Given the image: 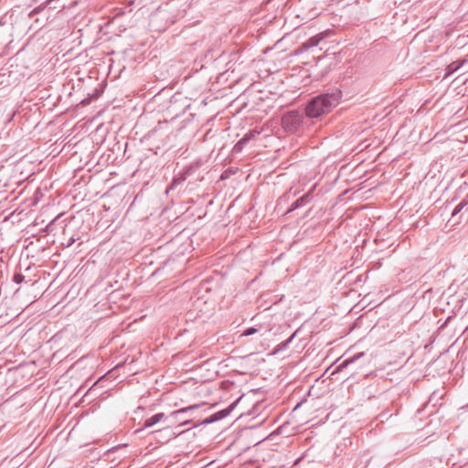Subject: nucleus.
<instances>
[{
  "instance_id": "1",
  "label": "nucleus",
  "mask_w": 468,
  "mask_h": 468,
  "mask_svg": "<svg viewBox=\"0 0 468 468\" xmlns=\"http://www.w3.org/2000/svg\"><path fill=\"white\" fill-rule=\"evenodd\" d=\"M342 91L335 89L332 92L312 98L305 106V116L314 119L330 112L339 103Z\"/></svg>"
},
{
  "instance_id": "2",
  "label": "nucleus",
  "mask_w": 468,
  "mask_h": 468,
  "mask_svg": "<svg viewBox=\"0 0 468 468\" xmlns=\"http://www.w3.org/2000/svg\"><path fill=\"white\" fill-rule=\"evenodd\" d=\"M79 0H46L41 5L55 17V19L65 20L72 14L71 9L77 6Z\"/></svg>"
},
{
  "instance_id": "3",
  "label": "nucleus",
  "mask_w": 468,
  "mask_h": 468,
  "mask_svg": "<svg viewBox=\"0 0 468 468\" xmlns=\"http://www.w3.org/2000/svg\"><path fill=\"white\" fill-rule=\"evenodd\" d=\"M304 119L305 117L301 112L289 111L282 116V127L286 133H295L303 124Z\"/></svg>"
},
{
  "instance_id": "4",
  "label": "nucleus",
  "mask_w": 468,
  "mask_h": 468,
  "mask_svg": "<svg viewBox=\"0 0 468 468\" xmlns=\"http://www.w3.org/2000/svg\"><path fill=\"white\" fill-rule=\"evenodd\" d=\"M28 17L35 20V23L37 24L36 27H43L48 23H51L56 20L53 15H51L41 4L29 12Z\"/></svg>"
},
{
  "instance_id": "5",
  "label": "nucleus",
  "mask_w": 468,
  "mask_h": 468,
  "mask_svg": "<svg viewBox=\"0 0 468 468\" xmlns=\"http://www.w3.org/2000/svg\"><path fill=\"white\" fill-rule=\"evenodd\" d=\"M238 403V400L231 403L229 407H227L226 409L224 410H221L212 415H210L209 417H207V419H205L202 423L203 424H210V423H213V422H216V421H218L220 420H223L224 418H226L227 416H229L230 414V412L234 410V408L236 407Z\"/></svg>"
},
{
  "instance_id": "6",
  "label": "nucleus",
  "mask_w": 468,
  "mask_h": 468,
  "mask_svg": "<svg viewBox=\"0 0 468 468\" xmlns=\"http://www.w3.org/2000/svg\"><path fill=\"white\" fill-rule=\"evenodd\" d=\"M168 418L169 417L166 416L163 412L156 413V414L151 416L150 418L145 419L144 423L142 424V427L137 429L134 432L139 433L142 431H144V429L151 428L159 422H162V421L165 422V420H168Z\"/></svg>"
},
{
  "instance_id": "7",
  "label": "nucleus",
  "mask_w": 468,
  "mask_h": 468,
  "mask_svg": "<svg viewBox=\"0 0 468 468\" xmlns=\"http://www.w3.org/2000/svg\"><path fill=\"white\" fill-rule=\"evenodd\" d=\"M326 32L320 33L316 36H314L303 42L298 49V52H303L308 50L311 48H314L319 45V43L327 36Z\"/></svg>"
},
{
  "instance_id": "8",
  "label": "nucleus",
  "mask_w": 468,
  "mask_h": 468,
  "mask_svg": "<svg viewBox=\"0 0 468 468\" xmlns=\"http://www.w3.org/2000/svg\"><path fill=\"white\" fill-rule=\"evenodd\" d=\"M468 62V59L463 58L460 60H456L449 64L445 69V74L443 79L450 77L452 74L459 70L465 63Z\"/></svg>"
},
{
  "instance_id": "9",
  "label": "nucleus",
  "mask_w": 468,
  "mask_h": 468,
  "mask_svg": "<svg viewBox=\"0 0 468 468\" xmlns=\"http://www.w3.org/2000/svg\"><path fill=\"white\" fill-rule=\"evenodd\" d=\"M311 199V191L307 192L306 194H304L303 196H302L301 197H299L297 200H295L292 206L290 207V208H288V210L286 211V213H290L299 207H302L303 206H305Z\"/></svg>"
},
{
  "instance_id": "10",
  "label": "nucleus",
  "mask_w": 468,
  "mask_h": 468,
  "mask_svg": "<svg viewBox=\"0 0 468 468\" xmlns=\"http://www.w3.org/2000/svg\"><path fill=\"white\" fill-rule=\"evenodd\" d=\"M260 134V132L257 130H250L247 133L243 135V137L237 143L236 147H243L247 144L251 139L255 138Z\"/></svg>"
},
{
  "instance_id": "11",
  "label": "nucleus",
  "mask_w": 468,
  "mask_h": 468,
  "mask_svg": "<svg viewBox=\"0 0 468 468\" xmlns=\"http://www.w3.org/2000/svg\"><path fill=\"white\" fill-rule=\"evenodd\" d=\"M297 333H298V330H296L288 339H286L285 341H282V343L277 345L276 347L274 348L273 353L277 354L281 351L287 349L289 345L292 342V340L296 336Z\"/></svg>"
},
{
  "instance_id": "12",
  "label": "nucleus",
  "mask_w": 468,
  "mask_h": 468,
  "mask_svg": "<svg viewBox=\"0 0 468 468\" xmlns=\"http://www.w3.org/2000/svg\"><path fill=\"white\" fill-rule=\"evenodd\" d=\"M166 127H168L167 121L159 122L158 124L147 133V136L150 138Z\"/></svg>"
},
{
  "instance_id": "13",
  "label": "nucleus",
  "mask_w": 468,
  "mask_h": 468,
  "mask_svg": "<svg viewBox=\"0 0 468 468\" xmlns=\"http://www.w3.org/2000/svg\"><path fill=\"white\" fill-rule=\"evenodd\" d=\"M199 407V405H191L189 407H186V408H183V409H180L178 410H175L171 413L170 416H178L180 414H184V413H186V412H189V411H192V410H197V408Z\"/></svg>"
},
{
  "instance_id": "14",
  "label": "nucleus",
  "mask_w": 468,
  "mask_h": 468,
  "mask_svg": "<svg viewBox=\"0 0 468 468\" xmlns=\"http://www.w3.org/2000/svg\"><path fill=\"white\" fill-rule=\"evenodd\" d=\"M63 214H59L53 220H51L45 228L44 231L47 233H51L55 230V226L57 222L59 220V218L62 217Z\"/></svg>"
},
{
  "instance_id": "15",
  "label": "nucleus",
  "mask_w": 468,
  "mask_h": 468,
  "mask_svg": "<svg viewBox=\"0 0 468 468\" xmlns=\"http://www.w3.org/2000/svg\"><path fill=\"white\" fill-rule=\"evenodd\" d=\"M363 356H364V353H358V354L353 356L352 357L344 360L342 362V364L340 365V367H346L348 365L353 364L354 362H356L357 359H359Z\"/></svg>"
},
{
  "instance_id": "16",
  "label": "nucleus",
  "mask_w": 468,
  "mask_h": 468,
  "mask_svg": "<svg viewBox=\"0 0 468 468\" xmlns=\"http://www.w3.org/2000/svg\"><path fill=\"white\" fill-rule=\"evenodd\" d=\"M468 204V199L467 198H464L463 200H462L456 207L455 208L453 209L452 211V216L456 215L457 213H459L466 205Z\"/></svg>"
},
{
  "instance_id": "17",
  "label": "nucleus",
  "mask_w": 468,
  "mask_h": 468,
  "mask_svg": "<svg viewBox=\"0 0 468 468\" xmlns=\"http://www.w3.org/2000/svg\"><path fill=\"white\" fill-rule=\"evenodd\" d=\"M258 331H259V329H258V328H256V327H249V328L245 329V330L242 332L241 335H242V336H249V335H252L256 334Z\"/></svg>"
},
{
  "instance_id": "18",
  "label": "nucleus",
  "mask_w": 468,
  "mask_h": 468,
  "mask_svg": "<svg viewBox=\"0 0 468 468\" xmlns=\"http://www.w3.org/2000/svg\"><path fill=\"white\" fill-rule=\"evenodd\" d=\"M25 281V276L22 273H15L13 277V282L20 284Z\"/></svg>"
},
{
  "instance_id": "19",
  "label": "nucleus",
  "mask_w": 468,
  "mask_h": 468,
  "mask_svg": "<svg viewBox=\"0 0 468 468\" xmlns=\"http://www.w3.org/2000/svg\"><path fill=\"white\" fill-rule=\"evenodd\" d=\"M185 180H186V176H183L181 177L174 178L172 185L173 186L178 185V184H180L181 182H183Z\"/></svg>"
},
{
  "instance_id": "20",
  "label": "nucleus",
  "mask_w": 468,
  "mask_h": 468,
  "mask_svg": "<svg viewBox=\"0 0 468 468\" xmlns=\"http://www.w3.org/2000/svg\"><path fill=\"white\" fill-rule=\"evenodd\" d=\"M75 242V239L74 238H70L68 241V244L67 246L69 247L71 246L73 243Z\"/></svg>"
},
{
  "instance_id": "21",
  "label": "nucleus",
  "mask_w": 468,
  "mask_h": 468,
  "mask_svg": "<svg viewBox=\"0 0 468 468\" xmlns=\"http://www.w3.org/2000/svg\"><path fill=\"white\" fill-rule=\"evenodd\" d=\"M120 447H121V446L112 448V450H111L110 452H114L115 450L119 449Z\"/></svg>"
},
{
  "instance_id": "22",
  "label": "nucleus",
  "mask_w": 468,
  "mask_h": 468,
  "mask_svg": "<svg viewBox=\"0 0 468 468\" xmlns=\"http://www.w3.org/2000/svg\"><path fill=\"white\" fill-rule=\"evenodd\" d=\"M286 196H287V194L283 195V197H282L280 198V200H282V198H286Z\"/></svg>"
},
{
  "instance_id": "23",
  "label": "nucleus",
  "mask_w": 468,
  "mask_h": 468,
  "mask_svg": "<svg viewBox=\"0 0 468 468\" xmlns=\"http://www.w3.org/2000/svg\"><path fill=\"white\" fill-rule=\"evenodd\" d=\"M160 431H161V430H157V431H153V433H156V432H160Z\"/></svg>"
}]
</instances>
